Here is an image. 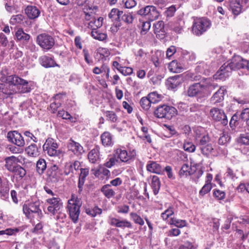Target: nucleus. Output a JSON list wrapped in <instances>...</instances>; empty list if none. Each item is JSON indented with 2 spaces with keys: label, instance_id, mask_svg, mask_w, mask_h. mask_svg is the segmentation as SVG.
<instances>
[{
  "label": "nucleus",
  "instance_id": "f257e3e1",
  "mask_svg": "<svg viewBox=\"0 0 249 249\" xmlns=\"http://www.w3.org/2000/svg\"><path fill=\"white\" fill-rule=\"evenodd\" d=\"M6 83L0 84V91L7 95L13 92L26 93L30 92L31 88L26 80L15 75L8 76Z\"/></svg>",
  "mask_w": 249,
  "mask_h": 249
},
{
  "label": "nucleus",
  "instance_id": "f03ea898",
  "mask_svg": "<svg viewBox=\"0 0 249 249\" xmlns=\"http://www.w3.org/2000/svg\"><path fill=\"white\" fill-rule=\"evenodd\" d=\"M245 59L240 56L234 55L230 63H225L220 67V70L214 75V78L225 80L232 71L245 69Z\"/></svg>",
  "mask_w": 249,
  "mask_h": 249
},
{
  "label": "nucleus",
  "instance_id": "7ed1b4c3",
  "mask_svg": "<svg viewBox=\"0 0 249 249\" xmlns=\"http://www.w3.org/2000/svg\"><path fill=\"white\" fill-rule=\"evenodd\" d=\"M82 204L80 198L72 194L71 198L69 200L67 205L70 217L74 223L78 221L80 214V208Z\"/></svg>",
  "mask_w": 249,
  "mask_h": 249
},
{
  "label": "nucleus",
  "instance_id": "20e7f679",
  "mask_svg": "<svg viewBox=\"0 0 249 249\" xmlns=\"http://www.w3.org/2000/svg\"><path fill=\"white\" fill-rule=\"evenodd\" d=\"M40 205L39 201L26 202L22 206L23 212L28 218H32L36 214L37 218L40 219L43 216V213L40 209Z\"/></svg>",
  "mask_w": 249,
  "mask_h": 249
},
{
  "label": "nucleus",
  "instance_id": "39448f33",
  "mask_svg": "<svg viewBox=\"0 0 249 249\" xmlns=\"http://www.w3.org/2000/svg\"><path fill=\"white\" fill-rule=\"evenodd\" d=\"M211 25V21L206 18H200L195 20L192 26L193 33L197 36L205 32Z\"/></svg>",
  "mask_w": 249,
  "mask_h": 249
},
{
  "label": "nucleus",
  "instance_id": "423d86ee",
  "mask_svg": "<svg viewBox=\"0 0 249 249\" xmlns=\"http://www.w3.org/2000/svg\"><path fill=\"white\" fill-rule=\"evenodd\" d=\"M36 43L42 50L48 51L53 48L55 41L52 36L46 33H42L37 36Z\"/></svg>",
  "mask_w": 249,
  "mask_h": 249
},
{
  "label": "nucleus",
  "instance_id": "0eeeda50",
  "mask_svg": "<svg viewBox=\"0 0 249 249\" xmlns=\"http://www.w3.org/2000/svg\"><path fill=\"white\" fill-rule=\"evenodd\" d=\"M177 111L174 107L163 105L157 108L154 111V115L159 118L170 119L177 114Z\"/></svg>",
  "mask_w": 249,
  "mask_h": 249
},
{
  "label": "nucleus",
  "instance_id": "6e6552de",
  "mask_svg": "<svg viewBox=\"0 0 249 249\" xmlns=\"http://www.w3.org/2000/svg\"><path fill=\"white\" fill-rule=\"evenodd\" d=\"M137 14L142 16H145L149 20L153 21L157 19L160 13L157 8L153 5H147L137 11Z\"/></svg>",
  "mask_w": 249,
  "mask_h": 249
},
{
  "label": "nucleus",
  "instance_id": "1a4fd4ad",
  "mask_svg": "<svg viewBox=\"0 0 249 249\" xmlns=\"http://www.w3.org/2000/svg\"><path fill=\"white\" fill-rule=\"evenodd\" d=\"M207 89L205 85L200 83H195L190 85L187 91V95L191 97H202L205 94Z\"/></svg>",
  "mask_w": 249,
  "mask_h": 249
},
{
  "label": "nucleus",
  "instance_id": "9d476101",
  "mask_svg": "<svg viewBox=\"0 0 249 249\" xmlns=\"http://www.w3.org/2000/svg\"><path fill=\"white\" fill-rule=\"evenodd\" d=\"M210 116L213 120L217 122H220L223 125L228 124V119L224 110L217 107H213L210 110Z\"/></svg>",
  "mask_w": 249,
  "mask_h": 249
},
{
  "label": "nucleus",
  "instance_id": "9b49d317",
  "mask_svg": "<svg viewBox=\"0 0 249 249\" xmlns=\"http://www.w3.org/2000/svg\"><path fill=\"white\" fill-rule=\"evenodd\" d=\"M58 145L53 139H48L43 145V149L50 156H59L61 154L60 151H57Z\"/></svg>",
  "mask_w": 249,
  "mask_h": 249
},
{
  "label": "nucleus",
  "instance_id": "f8f14e48",
  "mask_svg": "<svg viewBox=\"0 0 249 249\" xmlns=\"http://www.w3.org/2000/svg\"><path fill=\"white\" fill-rule=\"evenodd\" d=\"M59 167L56 164H53L49 167L47 171V180L48 182L55 183L59 181L60 174Z\"/></svg>",
  "mask_w": 249,
  "mask_h": 249
},
{
  "label": "nucleus",
  "instance_id": "ddd939ff",
  "mask_svg": "<svg viewBox=\"0 0 249 249\" xmlns=\"http://www.w3.org/2000/svg\"><path fill=\"white\" fill-rule=\"evenodd\" d=\"M47 202L50 204L48 207V211L53 215L57 213L58 211L62 207V203L59 197L48 198Z\"/></svg>",
  "mask_w": 249,
  "mask_h": 249
},
{
  "label": "nucleus",
  "instance_id": "4468645a",
  "mask_svg": "<svg viewBox=\"0 0 249 249\" xmlns=\"http://www.w3.org/2000/svg\"><path fill=\"white\" fill-rule=\"evenodd\" d=\"M67 148L69 152L77 156L81 155L84 152V148L82 145L72 139L69 140Z\"/></svg>",
  "mask_w": 249,
  "mask_h": 249
},
{
  "label": "nucleus",
  "instance_id": "2eb2a0df",
  "mask_svg": "<svg viewBox=\"0 0 249 249\" xmlns=\"http://www.w3.org/2000/svg\"><path fill=\"white\" fill-rule=\"evenodd\" d=\"M8 141L18 147H23L25 141L21 135L17 131L9 132L7 134Z\"/></svg>",
  "mask_w": 249,
  "mask_h": 249
},
{
  "label": "nucleus",
  "instance_id": "dca6fc26",
  "mask_svg": "<svg viewBox=\"0 0 249 249\" xmlns=\"http://www.w3.org/2000/svg\"><path fill=\"white\" fill-rule=\"evenodd\" d=\"M202 128H198L196 130L195 140L197 145L199 147L203 146L205 145L209 144L210 142V138L208 135L204 133H202L203 131Z\"/></svg>",
  "mask_w": 249,
  "mask_h": 249
},
{
  "label": "nucleus",
  "instance_id": "f3484780",
  "mask_svg": "<svg viewBox=\"0 0 249 249\" xmlns=\"http://www.w3.org/2000/svg\"><path fill=\"white\" fill-rule=\"evenodd\" d=\"M15 38L17 42H19L22 45H24L29 43L31 36L29 34L25 33L22 28H19L15 33Z\"/></svg>",
  "mask_w": 249,
  "mask_h": 249
},
{
  "label": "nucleus",
  "instance_id": "a211bd4d",
  "mask_svg": "<svg viewBox=\"0 0 249 249\" xmlns=\"http://www.w3.org/2000/svg\"><path fill=\"white\" fill-rule=\"evenodd\" d=\"M146 168L147 171L156 174L162 175L164 172V167L155 161H148Z\"/></svg>",
  "mask_w": 249,
  "mask_h": 249
},
{
  "label": "nucleus",
  "instance_id": "6ab92c4d",
  "mask_svg": "<svg viewBox=\"0 0 249 249\" xmlns=\"http://www.w3.org/2000/svg\"><path fill=\"white\" fill-rule=\"evenodd\" d=\"M62 96V95L57 94L51 99V104L48 109L52 113H56L58 108L61 106L63 102Z\"/></svg>",
  "mask_w": 249,
  "mask_h": 249
},
{
  "label": "nucleus",
  "instance_id": "aec40b11",
  "mask_svg": "<svg viewBox=\"0 0 249 249\" xmlns=\"http://www.w3.org/2000/svg\"><path fill=\"white\" fill-rule=\"evenodd\" d=\"M4 160L5 162L4 166L10 172L14 171L17 167L19 165L18 163L19 162V160L15 156H12L6 157Z\"/></svg>",
  "mask_w": 249,
  "mask_h": 249
},
{
  "label": "nucleus",
  "instance_id": "412c9836",
  "mask_svg": "<svg viewBox=\"0 0 249 249\" xmlns=\"http://www.w3.org/2000/svg\"><path fill=\"white\" fill-rule=\"evenodd\" d=\"M183 81V78L180 75L169 77L166 82L168 89H175L180 85Z\"/></svg>",
  "mask_w": 249,
  "mask_h": 249
},
{
  "label": "nucleus",
  "instance_id": "4be33fe9",
  "mask_svg": "<svg viewBox=\"0 0 249 249\" xmlns=\"http://www.w3.org/2000/svg\"><path fill=\"white\" fill-rule=\"evenodd\" d=\"M109 223L111 226L116 227L124 229L125 228H130L132 227L131 223L126 219L120 220L116 218L109 217Z\"/></svg>",
  "mask_w": 249,
  "mask_h": 249
},
{
  "label": "nucleus",
  "instance_id": "5701e85b",
  "mask_svg": "<svg viewBox=\"0 0 249 249\" xmlns=\"http://www.w3.org/2000/svg\"><path fill=\"white\" fill-rule=\"evenodd\" d=\"M115 156L120 162H126L131 159L130 156L128 155L127 151L124 148H118L114 150Z\"/></svg>",
  "mask_w": 249,
  "mask_h": 249
},
{
  "label": "nucleus",
  "instance_id": "b1692460",
  "mask_svg": "<svg viewBox=\"0 0 249 249\" xmlns=\"http://www.w3.org/2000/svg\"><path fill=\"white\" fill-rule=\"evenodd\" d=\"M225 91L226 89L224 87H221L211 98V103L215 105L223 101Z\"/></svg>",
  "mask_w": 249,
  "mask_h": 249
},
{
  "label": "nucleus",
  "instance_id": "393cba45",
  "mask_svg": "<svg viewBox=\"0 0 249 249\" xmlns=\"http://www.w3.org/2000/svg\"><path fill=\"white\" fill-rule=\"evenodd\" d=\"M80 166L81 163L78 160H75L73 162H66L64 167V174L66 175H68L72 173L74 170L75 171L79 170Z\"/></svg>",
  "mask_w": 249,
  "mask_h": 249
},
{
  "label": "nucleus",
  "instance_id": "a878e982",
  "mask_svg": "<svg viewBox=\"0 0 249 249\" xmlns=\"http://www.w3.org/2000/svg\"><path fill=\"white\" fill-rule=\"evenodd\" d=\"M154 33L158 38L162 39L165 37L164 23L163 21H159L154 25Z\"/></svg>",
  "mask_w": 249,
  "mask_h": 249
},
{
  "label": "nucleus",
  "instance_id": "bb28decb",
  "mask_svg": "<svg viewBox=\"0 0 249 249\" xmlns=\"http://www.w3.org/2000/svg\"><path fill=\"white\" fill-rule=\"evenodd\" d=\"M230 9L235 16L239 15L242 12L240 0H232L230 2Z\"/></svg>",
  "mask_w": 249,
  "mask_h": 249
},
{
  "label": "nucleus",
  "instance_id": "cd10ccee",
  "mask_svg": "<svg viewBox=\"0 0 249 249\" xmlns=\"http://www.w3.org/2000/svg\"><path fill=\"white\" fill-rule=\"evenodd\" d=\"M25 13L30 19L37 18L40 15L39 10L35 6L29 5L26 8Z\"/></svg>",
  "mask_w": 249,
  "mask_h": 249
},
{
  "label": "nucleus",
  "instance_id": "c85d7f7f",
  "mask_svg": "<svg viewBox=\"0 0 249 249\" xmlns=\"http://www.w3.org/2000/svg\"><path fill=\"white\" fill-rule=\"evenodd\" d=\"M41 65L45 68L58 66L53 57L48 56H42L39 58Z\"/></svg>",
  "mask_w": 249,
  "mask_h": 249
},
{
  "label": "nucleus",
  "instance_id": "c756f323",
  "mask_svg": "<svg viewBox=\"0 0 249 249\" xmlns=\"http://www.w3.org/2000/svg\"><path fill=\"white\" fill-rule=\"evenodd\" d=\"M196 169L192 167L187 163H184L181 167L179 175L180 177H187L194 174Z\"/></svg>",
  "mask_w": 249,
  "mask_h": 249
},
{
  "label": "nucleus",
  "instance_id": "7c9ffc66",
  "mask_svg": "<svg viewBox=\"0 0 249 249\" xmlns=\"http://www.w3.org/2000/svg\"><path fill=\"white\" fill-rule=\"evenodd\" d=\"M102 143L105 146H111L113 144L112 136L108 132H105L101 135Z\"/></svg>",
  "mask_w": 249,
  "mask_h": 249
},
{
  "label": "nucleus",
  "instance_id": "2f4dec72",
  "mask_svg": "<svg viewBox=\"0 0 249 249\" xmlns=\"http://www.w3.org/2000/svg\"><path fill=\"white\" fill-rule=\"evenodd\" d=\"M102 112L106 117L107 121L112 123H116L118 122L119 118L115 112L103 110Z\"/></svg>",
  "mask_w": 249,
  "mask_h": 249
},
{
  "label": "nucleus",
  "instance_id": "473e14b6",
  "mask_svg": "<svg viewBox=\"0 0 249 249\" xmlns=\"http://www.w3.org/2000/svg\"><path fill=\"white\" fill-rule=\"evenodd\" d=\"M168 69L170 71L174 73H179L183 70V65L178 63L177 60H173L168 65Z\"/></svg>",
  "mask_w": 249,
  "mask_h": 249
},
{
  "label": "nucleus",
  "instance_id": "72a5a7b5",
  "mask_svg": "<svg viewBox=\"0 0 249 249\" xmlns=\"http://www.w3.org/2000/svg\"><path fill=\"white\" fill-rule=\"evenodd\" d=\"M9 187L7 184L0 182V198L4 200H7L9 199Z\"/></svg>",
  "mask_w": 249,
  "mask_h": 249
},
{
  "label": "nucleus",
  "instance_id": "f704fd0d",
  "mask_svg": "<svg viewBox=\"0 0 249 249\" xmlns=\"http://www.w3.org/2000/svg\"><path fill=\"white\" fill-rule=\"evenodd\" d=\"M88 159L90 162L95 163L99 160V150L98 148L92 149L88 154Z\"/></svg>",
  "mask_w": 249,
  "mask_h": 249
},
{
  "label": "nucleus",
  "instance_id": "c9c22d12",
  "mask_svg": "<svg viewBox=\"0 0 249 249\" xmlns=\"http://www.w3.org/2000/svg\"><path fill=\"white\" fill-rule=\"evenodd\" d=\"M195 71L198 73L204 74L205 75L209 74V67L205 62H201L198 63L196 67Z\"/></svg>",
  "mask_w": 249,
  "mask_h": 249
},
{
  "label": "nucleus",
  "instance_id": "e433bc0d",
  "mask_svg": "<svg viewBox=\"0 0 249 249\" xmlns=\"http://www.w3.org/2000/svg\"><path fill=\"white\" fill-rule=\"evenodd\" d=\"M151 186L154 195L158 194L160 187V182L158 176H153L152 177Z\"/></svg>",
  "mask_w": 249,
  "mask_h": 249
},
{
  "label": "nucleus",
  "instance_id": "4c0bfd02",
  "mask_svg": "<svg viewBox=\"0 0 249 249\" xmlns=\"http://www.w3.org/2000/svg\"><path fill=\"white\" fill-rule=\"evenodd\" d=\"M29 156L36 157L39 155V151L37 145L35 143L31 144L25 149Z\"/></svg>",
  "mask_w": 249,
  "mask_h": 249
},
{
  "label": "nucleus",
  "instance_id": "58836bf2",
  "mask_svg": "<svg viewBox=\"0 0 249 249\" xmlns=\"http://www.w3.org/2000/svg\"><path fill=\"white\" fill-rule=\"evenodd\" d=\"M91 36L93 38L99 41H104L107 39V36L105 33L100 32L96 28H93L91 32Z\"/></svg>",
  "mask_w": 249,
  "mask_h": 249
},
{
  "label": "nucleus",
  "instance_id": "ea45409f",
  "mask_svg": "<svg viewBox=\"0 0 249 249\" xmlns=\"http://www.w3.org/2000/svg\"><path fill=\"white\" fill-rule=\"evenodd\" d=\"M110 185L107 184L104 185L101 188V192L107 198H110L115 195V192L113 189L110 188Z\"/></svg>",
  "mask_w": 249,
  "mask_h": 249
},
{
  "label": "nucleus",
  "instance_id": "a19ab883",
  "mask_svg": "<svg viewBox=\"0 0 249 249\" xmlns=\"http://www.w3.org/2000/svg\"><path fill=\"white\" fill-rule=\"evenodd\" d=\"M103 18L99 17L97 19L93 18L91 19L89 23V27L91 28L92 30L93 28H99L103 25Z\"/></svg>",
  "mask_w": 249,
  "mask_h": 249
},
{
  "label": "nucleus",
  "instance_id": "79ce46f5",
  "mask_svg": "<svg viewBox=\"0 0 249 249\" xmlns=\"http://www.w3.org/2000/svg\"><path fill=\"white\" fill-rule=\"evenodd\" d=\"M36 171L39 175H42L46 169L47 164L43 159H40L36 162Z\"/></svg>",
  "mask_w": 249,
  "mask_h": 249
},
{
  "label": "nucleus",
  "instance_id": "37998d69",
  "mask_svg": "<svg viewBox=\"0 0 249 249\" xmlns=\"http://www.w3.org/2000/svg\"><path fill=\"white\" fill-rule=\"evenodd\" d=\"M134 17L132 13H124L120 16V19L118 21H123L126 24H129L133 22Z\"/></svg>",
  "mask_w": 249,
  "mask_h": 249
},
{
  "label": "nucleus",
  "instance_id": "c03bdc74",
  "mask_svg": "<svg viewBox=\"0 0 249 249\" xmlns=\"http://www.w3.org/2000/svg\"><path fill=\"white\" fill-rule=\"evenodd\" d=\"M123 14V11H120L117 8H113L108 14V17L112 19H116L117 21L120 19V16Z\"/></svg>",
  "mask_w": 249,
  "mask_h": 249
},
{
  "label": "nucleus",
  "instance_id": "a18cd8bd",
  "mask_svg": "<svg viewBox=\"0 0 249 249\" xmlns=\"http://www.w3.org/2000/svg\"><path fill=\"white\" fill-rule=\"evenodd\" d=\"M57 117L62 118L63 119L69 120L71 122H74V118L72 117L71 114L67 111H65L64 110H60L57 111Z\"/></svg>",
  "mask_w": 249,
  "mask_h": 249
},
{
  "label": "nucleus",
  "instance_id": "49530a36",
  "mask_svg": "<svg viewBox=\"0 0 249 249\" xmlns=\"http://www.w3.org/2000/svg\"><path fill=\"white\" fill-rule=\"evenodd\" d=\"M119 163V160L116 158V156H115L114 154L113 153L112 156L108 158L106 162L104 163V165L107 168H111Z\"/></svg>",
  "mask_w": 249,
  "mask_h": 249
},
{
  "label": "nucleus",
  "instance_id": "de8ad7c7",
  "mask_svg": "<svg viewBox=\"0 0 249 249\" xmlns=\"http://www.w3.org/2000/svg\"><path fill=\"white\" fill-rule=\"evenodd\" d=\"M186 221L184 220L178 219L175 218H171L169 224L173 225L178 228H182L186 226Z\"/></svg>",
  "mask_w": 249,
  "mask_h": 249
},
{
  "label": "nucleus",
  "instance_id": "09e8293b",
  "mask_svg": "<svg viewBox=\"0 0 249 249\" xmlns=\"http://www.w3.org/2000/svg\"><path fill=\"white\" fill-rule=\"evenodd\" d=\"M200 149L202 154L207 157L209 156L213 150V147L210 143H209L203 146H201V147L200 148Z\"/></svg>",
  "mask_w": 249,
  "mask_h": 249
},
{
  "label": "nucleus",
  "instance_id": "8fccbe9b",
  "mask_svg": "<svg viewBox=\"0 0 249 249\" xmlns=\"http://www.w3.org/2000/svg\"><path fill=\"white\" fill-rule=\"evenodd\" d=\"M162 96L158 94L157 92H152L148 95V98L152 103L155 104L160 101L161 99Z\"/></svg>",
  "mask_w": 249,
  "mask_h": 249
},
{
  "label": "nucleus",
  "instance_id": "3c124183",
  "mask_svg": "<svg viewBox=\"0 0 249 249\" xmlns=\"http://www.w3.org/2000/svg\"><path fill=\"white\" fill-rule=\"evenodd\" d=\"M140 103L142 107L145 110H147L149 109L151 104H152L147 97H142L141 99Z\"/></svg>",
  "mask_w": 249,
  "mask_h": 249
},
{
  "label": "nucleus",
  "instance_id": "603ef678",
  "mask_svg": "<svg viewBox=\"0 0 249 249\" xmlns=\"http://www.w3.org/2000/svg\"><path fill=\"white\" fill-rule=\"evenodd\" d=\"M130 216L131 218L136 224H139L141 226H142L144 225V222L143 220L140 215L137 214L136 213H130Z\"/></svg>",
  "mask_w": 249,
  "mask_h": 249
},
{
  "label": "nucleus",
  "instance_id": "864d4df0",
  "mask_svg": "<svg viewBox=\"0 0 249 249\" xmlns=\"http://www.w3.org/2000/svg\"><path fill=\"white\" fill-rule=\"evenodd\" d=\"M174 213V208L169 207L167 210L161 214V217L164 220H166L169 217Z\"/></svg>",
  "mask_w": 249,
  "mask_h": 249
},
{
  "label": "nucleus",
  "instance_id": "5fc2aeb1",
  "mask_svg": "<svg viewBox=\"0 0 249 249\" xmlns=\"http://www.w3.org/2000/svg\"><path fill=\"white\" fill-rule=\"evenodd\" d=\"M12 173H14L15 176H18L20 178H23L26 174L25 170L19 165Z\"/></svg>",
  "mask_w": 249,
  "mask_h": 249
},
{
  "label": "nucleus",
  "instance_id": "6e6d98bb",
  "mask_svg": "<svg viewBox=\"0 0 249 249\" xmlns=\"http://www.w3.org/2000/svg\"><path fill=\"white\" fill-rule=\"evenodd\" d=\"M23 20L22 15L19 14L12 16L10 20L11 24L15 25L17 23H20Z\"/></svg>",
  "mask_w": 249,
  "mask_h": 249
},
{
  "label": "nucleus",
  "instance_id": "4d7b16f0",
  "mask_svg": "<svg viewBox=\"0 0 249 249\" xmlns=\"http://www.w3.org/2000/svg\"><path fill=\"white\" fill-rule=\"evenodd\" d=\"M185 151L189 152H194L196 150V146L191 142H185L183 144Z\"/></svg>",
  "mask_w": 249,
  "mask_h": 249
},
{
  "label": "nucleus",
  "instance_id": "13d9d810",
  "mask_svg": "<svg viewBox=\"0 0 249 249\" xmlns=\"http://www.w3.org/2000/svg\"><path fill=\"white\" fill-rule=\"evenodd\" d=\"M212 188L211 184H208V183H205L204 185L202 187L201 189L199 191V195L204 196L206 194L208 193Z\"/></svg>",
  "mask_w": 249,
  "mask_h": 249
},
{
  "label": "nucleus",
  "instance_id": "bf43d9fd",
  "mask_svg": "<svg viewBox=\"0 0 249 249\" xmlns=\"http://www.w3.org/2000/svg\"><path fill=\"white\" fill-rule=\"evenodd\" d=\"M118 71L124 75L126 76L131 74L133 73V70L130 67H120L119 69H118Z\"/></svg>",
  "mask_w": 249,
  "mask_h": 249
},
{
  "label": "nucleus",
  "instance_id": "052dcab7",
  "mask_svg": "<svg viewBox=\"0 0 249 249\" xmlns=\"http://www.w3.org/2000/svg\"><path fill=\"white\" fill-rule=\"evenodd\" d=\"M213 196L218 200H222L225 197V193L218 189H215L213 192Z\"/></svg>",
  "mask_w": 249,
  "mask_h": 249
},
{
  "label": "nucleus",
  "instance_id": "680f3d73",
  "mask_svg": "<svg viewBox=\"0 0 249 249\" xmlns=\"http://www.w3.org/2000/svg\"><path fill=\"white\" fill-rule=\"evenodd\" d=\"M176 10L175 6L172 5L167 9L165 12V15L167 18H171L174 16Z\"/></svg>",
  "mask_w": 249,
  "mask_h": 249
},
{
  "label": "nucleus",
  "instance_id": "e2e57ef3",
  "mask_svg": "<svg viewBox=\"0 0 249 249\" xmlns=\"http://www.w3.org/2000/svg\"><path fill=\"white\" fill-rule=\"evenodd\" d=\"M19 229L18 228H14V229H7L4 231H0V235L3 234H7L9 235H11L13 234H15L16 233L19 231Z\"/></svg>",
  "mask_w": 249,
  "mask_h": 249
},
{
  "label": "nucleus",
  "instance_id": "0e129e2a",
  "mask_svg": "<svg viewBox=\"0 0 249 249\" xmlns=\"http://www.w3.org/2000/svg\"><path fill=\"white\" fill-rule=\"evenodd\" d=\"M123 3L126 8L131 9L135 7L137 2L135 0H123Z\"/></svg>",
  "mask_w": 249,
  "mask_h": 249
},
{
  "label": "nucleus",
  "instance_id": "69168bd1",
  "mask_svg": "<svg viewBox=\"0 0 249 249\" xmlns=\"http://www.w3.org/2000/svg\"><path fill=\"white\" fill-rule=\"evenodd\" d=\"M230 140V137L228 134H223L218 140L219 144L224 145L226 144Z\"/></svg>",
  "mask_w": 249,
  "mask_h": 249
},
{
  "label": "nucleus",
  "instance_id": "338daca9",
  "mask_svg": "<svg viewBox=\"0 0 249 249\" xmlns=\"http://www.w3.org/2000/svg\"><path fill=\"white\" fill-rule=\"evenodd\" d=\"M240 142L245 145H249V133L241 135Z\"/></svg>",
  "mask_w": 249,
  "mask_h": 249
},
{
  "label": "nucleus",
  "instance_id": "774afa93",
  "mask_svg": "<svg viewBox=\"0 0 249 249\" xmlns=\"http://www.w3.org/2000/svg\"><path fill=\"white\" fill-rule=\"evenodd\" d=\"M240 118L245 121L249 119V108L244 109L240 114Z\"/></svg>",
  "mask_w": 249,
  "mask_h": 249
}]
</instances>
